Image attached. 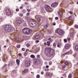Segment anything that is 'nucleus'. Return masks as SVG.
<instances>
[{"instance_id":"nucleus-9","label":"nucleus","mask_w":78,"mask_h":78,"mask_svg":"<svg viewBox=\"0 0 78 78\" xmlns=\"http://www.w3.org/2000/svg\"><path fill=\"white\" fill-rule=\"evenodd\" d=\"M71 45L69 43H67L65 44V47L66 49H69Z\"/></svg>"},{"instance_id":"nucleus-18","label":"nucleus","mask_w":78,"mask_h":78,"mask_svg":"<svg viewBox=\"0 0 78 78\" xmlns=\"http://www.w3.org/2000/svg\"><path fill=\"white\" fill-rule=\"evenodd\" d=\"M37 19L38 22H39L41 21V19L39 17H37Z\"/></svg>"},{"instance_id":"nucleus-37","label":"nucleus","mask_w":78,"mask_h":78,"mask_svg":"<svg viewBox=\"0 0 78 78\" xmlns=\"http://www.w3.org/2000/svg\"><path fill=\"white\" fill-rule=\"evenodd\" d=\"M20 45H18L17 46V48H20Z\"/></svg>"},{"instance_id":"nucleus-54","label":"nucleus","mask_w":78,"mask_h":78,"mask_svg":"<svg viewBox=\"0 0 78 78\" xmlns=\"http://www.w3.org/2000/svg\"><path fill=\"white\" fill-rule=\"evenodd\" d=\"M46 68H48V67H49L48 66H46Z\"/></svg>"},{"instance_id":"nucleus-14","label":"nucleus","mask_w":78,"mask_h":78,"mask_svg":"<svg viewBox=\"0 0 78 78\" xmlns=\"http://www.w3.org/2000/svg\"><path fill=\"white\" fill-rule=\"evenodd\" d=\"M41 35H37L34 37L35 39H39L41 38Z\"/></svg>"},{"instance_id":"nucleus-15","label":"nucleus","mask_w":78,"mask_h":78,"mask_svg":"<svg viewBox=\"0 0 78 78\" xmlns=\"http://www.w3.org/2000/svg\"><path fill=\"white\" fill-rule=\"evenodd\" d=\"M32 31L31 30L28 29L27 34H31V33Z\"/></svg>"},{"instance_id":"nucleus-22","label":"nucleus","mask_w":78,"mask_h":78,"mask_svg":"<svg viewBox=\"0 0 78 78\" xmlns=\"http://www.w3.org/2000/svg\"><path fill=\"white\" fill-rule=\"evenodd\" d=\"M50 42H49V41L47 42V45H48V46H50Z\"/></svg>"},{"instance_id":"nucleus-20","label":"nucleus","mask_w":78,"mask_h":78,"mask_svg":"<svg viewBox=\"0 0 78 78\" xmlns=\"http://www.w3.org/2000/svg\"><path fill=\"white\" fill-rule=\"evenodd\" d=\"M46 76H49V73H46Z\"/></svg>"},{"instance_id":"nucleus-50","label":"nucleus","mask_w":78,"mask_h":78,"mask_svg":"<svg viewBox=\"0 0 78 78\" xmlns=\"http://www.w3.org/2000/svg\"><path fill=\"white\" fill-rule=\"evenodd\" d=\"M27 16H29L30 15V13H27Z\"/></svg>"},{"instance_id":"nucleus-7","label":"nucleus","mask_w":78,"mask_h":78,"mask_svg":"<svg viewBox=\"0 0 78 78\" xmlns=\"http://www.w3.org/2000/svg\"><path fill=\"white\" fill-rule=\"evenodd\" d=\"M45 8L46 11H50V10L51 9V8L47 5H45Z\"/></svg>"},{"instance_id":"nucleus-60","label":"nucleus","mask_w":78,"mask_h":78,"mask_svg":"<svg viewBox=\"0 0 78 78\" xmlns=\"http://www.w3.org/2000/svg\"><path fill=\"white\" fill-rule=\"evenodd\" d=\"M62 68L64 69V68L65 67V66H62Z\"/></svg>"},{"instance_id":"nucleus-25","label":"nucleus","mask_w":78,"mask_h":78,"mask_svg":"<svg viewBox=\"0 0 78 78\" xmlns=\"http://www.w3.org/2000/svg\"><path fill=\"white\" fill-rule=\"evenodd\" d=\"M31 57L32 58H34L35 56H34V55H31Z\"/></svg>"},{"instance_id":"nucleus-23","label":"nucleus","mask_w":78,"mask_h":78,"mask_svg":"<svg viewBox=\"0 0 78 78\" xmlns=\"http://www.w3.org/2000/svg\"><path fill=\"white\" fill-rule=\"evenodd\" d=\"M65 64L66 66H67L68 65H69V63H68L67 62H65Z\"/></svg>"},{"instance_id":"nucleus-51","label":"nucleus","mask_w":78,"mask_h":78,"mask_svg":"<svg viewBox=\"0 0 78 78\" xmlns=\"http://www.w3.org/2000/svg\"><path fill=\"white\" fill-rule=\"evenodd\" d=\"M19 9H16V11H19Z\"/></svg>"},{"instance_id":"nucleus-19","label":"nucleus","mask_w":78,"mask_h":78,"mask_svg":"<svg viewBox=\"0 0 78 78\" xmlns=\"http://www.w3.org/2000/svg\"><path fill=\"white\" fill-rule=\"evenodd\" d=\"M49 26V24H46L44 26V28H47V27H48Z\"/></svg>"},{"instance_id":"nucleus-24","label":"nucleus","mask_w":78,"mask_h":78,"mask_svg":"<svg viewBox=\"0 0 78 78\" xmlns=\"http://www.w3.org/2000/svg\"><path fill=\"white\" fill-rule=\"evenodd\" d=\"M68 77L69 78H72V74H69V75Z\"/></svg>"},{"instance_id":"nucleus-40","label":"nucleus","mask_w":78,"mask_h":78,"mask_svg":"<svg viewBox=\"0 0 78 78\" xmlns=\"http://www.w3.org/2000/svg\"><path fill=\"white\" fill-rule=\"evenodd\" d=\"M73 23V21H71L69 23V24L70 25L71 24H72V23Z\"/></svg>"},{"instance_id":"nucleus-1","label":"nucleus","mask_w":78,"mask_h":78,"mask_svg":"<svg viewBox=\"0 0 78 78\" xmlns=\"http://www.w3.org/2000/svg\"><path fill=\"white\" fill-rule=\"evenodd\" d=\"M45 53L46 54V55L48 57H51L55 53V50L51 49V50H50L49 48H46L45 50Z\"/></svg>"},{"instance_id":"nucleus-36","label":"nucleus","mask_w":78,"mask_h":78,"mask_svg":"<svg viewBox=\"0 0 78 78\" xmlns=\"http://www.w3.org/2000/svg\"><path fill=\"white\" fill-rule=\"evenodd\" d=\"M69 12L70 14H73V12L72 11H69Z\"/></svg>"},{"instance_id":"nucleus-31","label":"nucleus","mask_w":78,"mask_h":78,"mask_svg":"<svg viewBox=\"0 0 78 78\" xmlns=\"http://www.w3.org/2000/svg\"><path fill=\"white\" fill-rule=\"evenodd\" d=\"M36 77L37 78H39L40 77V76L39 75H37V76Z\"/></svg>"},{"instance_id":"nucleus-41","label":"nucleus","mask_w":78,"mask_h":78,"mask_svg":"<svg viewBox=\"0 0 78 78\" xmlns=\"http://www.w3.org/2000/svg\"><path fill=\"white\" fill-rule=\"evenodd\" d=\"M18 55L19 56H20V57H21L22 56V54H18Z\"/></svg>"},{"instance_id":"nucleus-10","label":"nucleus","mask_w":78,"mask_h":78,"mask_svg":"<svg viewBox=\"0 0 78 78\" xmlns=\"http://www.w3.org/2000/svg\"><path fill=\"white\" fill-rule=\"evenodd\" d=\"M5 11L6 12V14L8 16H9L11 14V12H10V10H9V9H6Z\"/></svg>"},{"instance_id":"nucleus-43","label":"nucleus","mask_w":78,"mask_h":78,"mask_svg":"<svg viewBox=\"0 0 78 78\" xmlns=\"http://www.w3.org/2000/svg\"><path fill=\"white\" fill-rule=\"evenodd\" d=\"M27 54V52H25V53H24V56H26Z\"/></svg>"},{"instance_id":"nucleus-29","label":"nucleus","mask_w":78,"mask_h":78,"mask_svg":"<svg viewBox=\"0 0 78 78\" xmlns=\"http://www.w3.org/2000/svg\"><path fill=\"white\" fill-rule=\"evenodd\" d=\"M67 39L68 40V41H70V37H68L67 38Z\"/></svg>"},{"instance_id":"nucleus-26","label":"nucleus","mask_w":78,"mask_h":78,"mask_svg":"<svg viewBox=\"0 0 78 78\" xmlns=\"http://www.w3.org/2000/svg\"><path fill=\"white\" fill-rule=\"evenodd\" d=\"M52 76H53V73H49V76H51V77Z\"/></svg>"},{"instance_id":"nucleus-30","label":"nucleus","mask_w":78,"mask_h":78,"mask_svg":"<svg viewBox=\"0 0 78 78\" xmlns=\"http://www.w3.org/2000/svg\"><path fill=\"white\" fill-rule=\"evenodd\" d=\"M45 70L46 72H48V70H49V69H45Z\"/></svg>"},{"instance_id":"nucleus-48","label":"nucleus","mask_w":78,"mask_h":78,"mask_svg":"<svg viewBox=\"0 0 78 78\" xmlns=\"http://www.w3.org/2000/svg\"><path fill=\"white\" fill-rule=\"evenodd\" d=\"M53 41V40H50V41H49L50 42H52V41Z\"/></svg>"},{"instance_id":"nucleus-17","label":"nucleus","mask_w":78,"mask_h":78,"mask_svg":"<svg viewBox=\"0 0 78 78\" xmlns=\"http://www.w3.org/2000/svg\"><path fill=\"white\" fill-rule=\"evenodd\" d=\"M16 62L17 64L18 65H19L20 63V60H16Z\"/></svg>"},{"instance_id":"nucleus-39","label":"nucleus","mask_w":78,"mask_h":78,"mask_svg":"<svg viewBox=\"0 0 78 78\" xmlns=\"http://www.w3.org/2000/svg\"><path fill=\"white\" fill-rule=\"evenodd\" d=\"M20 17H22V16H23V14H20Z\"/></svg>"},{"instance_id":"nucleus-45","label":"nucleus","mask_w":78,"mask_h":78,"mask_svg":"<svg viewBox=\"0 0 78 78\" xmlns=\"http://www.w3.org/2000/svg\"><path fill=\"white\" fill-rule=\"evenodd\" d=\"M49 64L50 65H51V64H52V62H49Z\"/></svg>"},{"instance_id":"nucleus-32","label":"nucleus","mask_w":78,"mask_h":78,"mask_svg":"<svg viewBox=\"0 0 78 78\" xmlns=\"http://www.w3.org/2000/svg\"><path fill=\"white\" fill-rule=\"evenodd\" d=\"M76 75H78V70H77L76 71Z\"/></svg>"},{"instance_id":"nucleus-11","label":"nucleus","mask_w":78,"mask_h":78,"mask_svg":"<svg viewBox=\"0 0 78 78\" xmlns=\"http://www.w3.org/2000/svg\"><path fill=\"white\" fill-rule=\"evenodd\" d=\"M28 29L27 28H24L23 30V32L24 33V34H27V32L28 31Z\"/></svg>"},{"instance_id":"nucleus-61","label":"nucleus","mask_w":78,"mask_h":78,"mask_svg":"<svg viewBox=\"0 0 78 78\" xmlns=\"http://www.w3.org/2000/svg\"><path fill=\"white\" fill-rule=\"evenodd\" d=\"M31 73H32V74H33V75H34V73H33V72H31Z\"/></svg>"},{"instance_id":"nucleus-53","label":"nucleus","mask_w":78,"mask_h":78,"mask_svg":"<svg viewBox=\"0 0 78 78\" xmlns=\"http://www.w3.org/2000/svg\"><path fill=\"white\" fill-rule=\"evenodd\" d=\"M39 42V41H36V43H38V42Z\"/></svg>"},{"instance_id":"nucleus-56","label":"nucleus","mask_w":78,"mask_h":78,"mask_svg":"<svg viewBox=\"0 0 78 78\" xmlns=\"http://www.w3.org/2000/svg\"><path fill=\"white\" fill-rule=\"evenodd\" d=\"M44 45H47V43H44Z\"/></svg>"},{"instance_id":"nucleus-59","label":"nucleus","mask_w":78,"mask_h":78,"mask_svg":"<svg viewBox=\"0 0 78 78\" xmlns=\"http://www.w3.org/2000/svg\"><path fill=\"white\" fill-rule=\"evenodd\" d=\"M36 0H32V1L33 2H34V1H36Z\"/></svg>"},{"instance_id":"nucleus-62","label":"nucleus","mask_w":78,"mask_h":78,"mask_svg":"<svg viewBox=\"0 0 78 78\" xmlns=\"http://www.w3.org/2000/svg\"><path fill=\"white\" fill-rule=\"evenodd\" d=\"M22 8H23L22 7H21L20 8V9H22Z\"/></svg>"},{"instance_id":"nucleus-34","label":"nucleus","mask_w":78,"mask_h":78,"mask_svg":"<svg viewBox=\"0 0 78 78\" xmlns=\"http://www.w3.org/2000/svg\"><path fill=\"white\" fill-rule=\"evenodd\" d=\"M37 57L38 58H40V55H37Z\"/></svg>"},{"instance_id":"nucleus-12","label":"nucleus","mask_w":78,"mask_h":78,"mask_svg":"<svg viewBox=\"0 0 78 78\" xmlns=\"http://www.w3.org/2000/svg\"><path fill=\"white\" fill-rule=\"evenodd\" d=\"M72 51L70 50L68 52H67L65 54H63L62 55V56H64L65 55H69V54H72Z\"/></svg>"},{"instance_id":"nucleus-3","label":"nucleus","mask_w":78,"mask_h":78,"mask_svg":"<svg viewBox=\"0 0 78 78\" xmlns=\"http://www.w3.org/2000/svg\"><path fill=\"white\" fill-rule=\"evenodd\" d=\"M55 33L58 34L60 36H62L64 34L63 30L61 29H58L55 31Z\"/></svg>"},{"instance_id":"nucleus-27","label":"nucleus","mask_w":78,"mask_h":78,"mask_svg":"<svg viewBox=\"0 0 78 78\" xmlns=\"http://www.w3.org/2000/svg\"><path fill=\"white\" fill-rule=\"evenodd\" d=\"M69 20H72V17L71 16H69L68 18Z\"/></svg>"},{"instance_id":"nucleus-8","label":"nucleus","mask_w":78,"mask_h":78,"mask_svg":"<svg viewBox=\"0 0 78 78\" xmlns=\"http://www.w3.org/2000/svg\"><path fill=\"white\" fill-rule=\"evenodd\" d=\"M58 5V3L57 2H55L53 3L52 4H51V6L52 7V8H55Z\"/></svg>"},{"instance_id":"nucleus-63","label":"nucleus","mask_w":78,"mask_h":78,"mask_svg":"<svg viewBox=\"0 0 78 78\" xmlns=\"http://www.w3.org/2000/svg\"><path fill=\"white\" fill-rule=\"evenodd\" d=\"M72 33H71L70 34V36H72Z\"/></svg>"},{"instance_id":"nucleus-33","label":"nucleus","mask_w":78,"mask_h":78,"mask_svg":"<svg viewBox=\"0 0 78 78\" xmlns=\"http://www.w3.org/2000/svg\"><path fill=\"white\" fill-rule=\"evenodd\" d=\"M13 73H16V71L15 70H13Z\"/></svg>"},{"instance_id":"nucleus-28","label":"nucleus","mask_w":78,"mask_h":78,"mask_svg":"<svg viewBox=\"0 0 78 78\" xmlns=\"http://www.w3.org/2000/svg\"><path fill=\"white\" fill-rule=\"evenodd\" d=\"M74 27L76 28H78V26L77 25H75Z\"/></svg>"},{"instance_id":"nucleus-16","label":"nucleus","mask_w":78,"mask_h":78,"mask_svg":"<svg viewBox=\"0 0 78 78\" xmlns=\"http://www.w3.org/2000/svg\"><path fill=\"white\" fill-rule=\"evenodd\" d=\"M74 48H75L76 50V51H78V45H76L74 47Z\"/></svg>"},{"instance_id":"nucleus-64","label":"nucleus","mask_w":78,"mask_h":78,"mask_svg":"<svg viewBox=\"0 0 78 78\" xmlns=\"http://www.w3.org/2000/svg\"><path fill=\"white\" fill-rule=\"evenodd\" d=\"M4 47H6V46L5 45L4 46Z\"/></svg>"},{"instance_id":"nucleus-58","label":"nucleus","mask_w":78,"mask_h":78,"mask_svg":"<svg viewBox=\"0 0 78 78\" xmlns=\"http://www.w3.org/2000/svg\"><path fill=\"white\" fill-rule=\"evenodd\" d=\"M7 66V65H6V64H5V65H4V67H6V66Z\"/></svg>"},{"instance_id":"nucleus-46","label":"nucleus","mask_w":78,"mask_h":78,"mask_svg":"<svg viewBox=\"0 0 78 78\" xmlns=\"http://www.w3.org/2000/svg\"><path fill=\"white\" fill-rule=\"evenodd\" d=\"M55 20H58V17H56L55 18Z\"/></svg>"},{"instance_id":"nucleus-13","label":"nucleus","mask_w":78,"mask_h":78,"mask_svg":"<svg viewBox=\"0 0 78 78\" xmlns=\"http://www.w3.org/2000/svg\"><path fill=\"white\" fill-rule=\"evenodd\" d=\"M22 20H21V19L19 18L16 21V23L18 24H20V23H22Z\"/></svg>"},{"instance_id":"nucleus-35","label":"nucleus","mask_w":78,"mask_h":78,"mask_svg":"<svg viewBox=\"0 0 78 78\" xmlns=\"http://www.w3.org/2000/svg\"><path fill=\"white\" fill-rule=\"evenodd\" d=\"M53 46H54V47H56V43H54L53 44Z\"/></svg>"},{"instance_id":"nucleus-55","label":"nucleus","mask_w":78,"mask_h":78,"mask_svg":"<svg viewBox=\"0 0 78 78\" xmlns=\"http://www.w3.org/2000/svg\"><path fill=\"white\" fill-rule=\"evenodd\" d=\"M59 46H60V45H59V44H58V45H57V47H59Z\"/></svg>"},{"instance_id":"nucleus-47","label":"nucleus","mask_w":78,"mask_h":78,"mask_svg":"<svg viewBox=\"0 0 78 78\" xmlns=\"http://www.w3.org/2000/svg\"><path fill=\"white\" fill-rule=\"evenodd\" d=\"M22 50H23V51H25V48H22Z\"/></svg>"},{"instance_id":"nucleus-6","label":"nucleus","mask_w":78,"mask_h":78,"mask_svg":"<svg viewBox=\"0 0 78 78\" xmlns=\"http://www.w3.org/2000/svg\"><path fill=\"white\" fill-rule=\"evenodd\" d=\"M30 62H31L30 61H26L25 62V66L27 67H30Z\"/></svg>"},{"instance_id":"nucleus-44","label":"nucleus","mask_w":78,"mask_h":78,"mask_svg":"<svg viewBox=\"0 0 78 78\" xmlns=\"http://www.w3.org/2000/svg\"><path fill=\"white\" fill-rule=\"evenodd\" d=\"M41 73L42 75H44V72H42Z\"/></svg>"},{"instance_id":"nucleus-42","label":"nucleus","mask_w":78,"mask_h":78,"mask_svg":"<svg viewBox=\"0 0 78 78\" xmlns=\"http://www.w3.org/2000/svg\"><path fill=\"white\" fill-rule=\"evenodd\" d=\"M26 46H27V47H30V44H26Z\"/></svg>"},{"instance_id":"nucleus-57","label":"nucleus","mask_w":78,"mask_h":78,"mask_svg":"<svg viewBox=\"0 0 78 78\" xmlns=\"http://www.w3.org/2000/svg\"><path fill=\"white\" fill-rule=\"evenodd\" d=\"M49 40H52L51 39V38H49V39H48Z\"/></svg>"},{"instance_id":"nucleus-21","label":"nucleus","mask_w":78,"mask_h":78,"mask_svg":"<svg viewBox=\"0 0 78 78\" xmlns=\"http://www.w3.org/2000/svg\"><path fill=\"white\" fill-rule=\"evenodd\" d=\"M28 69H25L24 70V72L25 73H27V72H28Z\"/></svg>"},{"instance_id":"nucleus-38","label":"nucleus","mask_w":78,"mask_h":78,"mask_svg":"<svg viewBox=\"0 0 78 78\" xmlns=\"http://www.w3.org/2000/svg\"><path fill=\"white\" fill-rule=\"evenodd\" d=\"M64 42H65V43L67 42V39H64Z\"/></svg>"},{"instance_id":"nucleus-4","label":"nucleus","mask_w":78,"mask_h":78,"mask_svg":"<svg viewBox=\"0 0 78 78\" xmlns=\"http://www.w3.org/2000/svg\"><path fill=\"white\" fill-rule=\"evenodd\" d=\"M5 30L6 31L10 32L12 30V28L10 26L7 25L5 26Z\"/></svg>"},{"instance_id":"nucleus-5","label":"nucleus","mask_w":78,"mask_h":78,"mask_svg":"<svg viewBox=\"0 0 78 78\" xmlns=\"http://www.w3.org/2000/svg\"><path fill=\"white\" fill-rule=\"evenodd\" d=\"M62 11H63V10L62 9L61 10H60V11H58V16L60 19L62 18V12H63Z\"/></svg>"},{"instance_id":"nucleus-2","label":"nucleus","mask_w":78,"mask_h":78,"mask_svg":"<svg viewBox=\"0 0 78 78\" xmlns=\"http://www.w3.org/2000/svg\"><path fill=\"white\" fill-rule=\"evenodd\" d=\"M29 25L31 27H33V28H34L37 26L36 22L34 20H30L29 22Z\"/></svg>"},{"instance_id":"nucleus-52","label":"nucleus","mask_w":78,"mask_h":78,"mask_svg":"<svg viewBox=\"0 0 78 78\" xmlns=\"http://www.w3.org/2000/svg\"><path fill=\"white\" fill-rule=\"evenodd\" d=\"M27 11L28 12H30V9H27Z\"/></svg>"},{"instance_id":"nucleus-49","label":"nucleus","mask_w":78,"mask_h":78,"mask_svg":"<svg viewBox=\"0 0 78 78\" xmlns=\"http://www.w3.org/2000/svg\"><path fill=\"white\" fill-rule=\"evenodd\" d=\"M53 25H56V23H53Z\"/></svg>"}]
</instances>
